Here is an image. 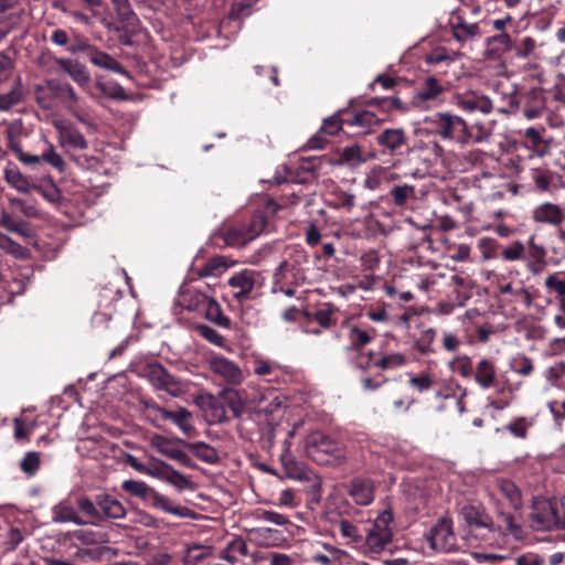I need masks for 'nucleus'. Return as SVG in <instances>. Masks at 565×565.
<instances>
[{"instance_id":"obj_1","label":"nucleus","mask_w":565,"mask_h":565,"mask_svg":"<svg viewBox=\"0 0 565 565\" xmlns=\"http://www.w3.org/2000/svg\"><path fill=\"white\" fill-rule=\"evenodd\" d=\"M125 462L142 475L173 486L178 491L191 488L189 478L163 460L151 458L150 463L146 465L134 455L128 454L125 456Z\"/></svg>"},{"instance_id":"obj_2","label":"nucleus","mask_w":565,"mask_h":565,"mask_svg":"<svg viewBox=\"0 0 565 565\" xmlns=\"http://www.w3.org/2000/svg\"><path fill=\"white\" fill-rule=\"evenodd\" d=\"M531 523L536 531H565V505L557 499H535Z\"/></svg>"},{"instance_id":"obj_3","label":"nucleus","mask_w":565,"mask_h":565,"mask_svg":"<svg viewBox=\"0 0 565 565\" xmlns=\"http://www.w3.org/2000/svg\"><path fill=\"white\" fill-rule=\"evenodd\" d=\"M431 125L433 134L444 140H451L462 146L470 143L472 132L467 122L459 116L451 113H437L425 119Z\"/></svg>"},{"instance_id":"obj_4","label":"nucleus","mask_w":565,"mask_h":565,"mask_svg":"<svg viewBox=\"0 0 565 565\" xmlns=\"http://www.w3.org/2000/svg\"><path fill=\"white\" fill-rule=\"evenodd\" d=\"M392 521L393 514L390 511H383L376 516L359 545L361 555H377L386 548L393 539Z\"/></svg>"},{"instance_id":"obj_5","label":"nucleus","mask_w":565,"mask_h":565,"mask_svg":"<svg viewBox=\"0 0 565 565\" xmlns=\"http://www.w3.org/2000/svg\"><path fill=\"white\" fill-rule=\"evenodd\" d=\"M459 518L472 535L480 537L486 543L490 544L499 533L491 518L476 507L465 505L460 510Z\"/></svg>"},{"instance_id":"obj_6","label":"nucleus","mask_w":565,"mask_h":565,"mask_svg":"<svg viewBox=\"0 0 565 565\" xmlns=\"http://www.w3.org/2000/svg\"><path fill=\"white\" fill-rule=\"evenodd\" d=\"M306 452L313 461L320 465L329 462L328 456H332L335 459L343 456L341 445L320 431H315L307 437Z\"/></svg>"},{"instance_id":"obj_7","label":"nucleus","mask_w":565,"mask_h":565,"mask_svg":"<svg viewBox=\"0 0 565 565\" xmlns=\"http://www.w3.org/2000/svg\"><path fill=\"white\" fill-rule=\"evenodd\" d=\"M147 379L154 390L163 391L172 397L182 396L188 392V386L184 382L175 379L159 364L148 367Z\"/></svg>"},{"instance_id":"obj_8","label":"nucleus","mask_w":565,"mask_h":565,"mask_svg":"<svg viewBox=\"0 0 565 565\" xmlns=\"http://www.w3.org/2000/svg\"><path fill=\"white\" fill-rule=\"evenodd\" d=\"M257 278L258 274L252 269H243L235 273L228 279V286L233 291V298L239 302L249 299V296L257 284Z\"/></svg>"},{"instance_id":"obj_9","label":"nucleus","mask_w":565,"mask_h":565,"mask_svg":"<svg viewBox=\"0 0 565 565\" xmlns=\"http://www.w3.org/2000/svg\"><path fill=\"white\" fill-rule=\"evenodd\" d=\"M209 364L212 373L221 377L227 384L238 385L244 380L241 367L222 355L212 356Z\"/></svg>"},{"instance_id":"obj_10","label":"nucleus","mask_w":565,"mask_h":565,"mask_svg":"<svg viewBox=\"0 0 565 565\" xmlns=\"http://www.w3.org/2000/svg\"><path fill=\"white\" fill-rule=\"evenodd\" d=\"M456 105L467 113H481L488 115L493 109L491 99L476 92H468L456 96Z\"/></svg>"},{"instance_id":"obj_11","label":"nucleus","mask_w":565,"mask_h":565,"mask_svg":"<svg viewBox=\"0 0 565 565\" xmlns=\"http://www.w3.org/2000/svg\"><path fill=\"white\" fill-rule=\"evenodd\" d=\"M22 134L21 121H13L8 126L7 139L9 148L15 153L17 159L28 167H34L39 163L38 154H30L22 150L20 136Z\"/></svg>"},{"instance_id":"obj_12","label":"nucleus","mask_w":565,"mask_h":565,"mask_svg":"<svg viewBox=\"0 0 565 565\" xmlns=\"http://www.w3.org/2000/svg\"><path fill=\"white\" fill-rule=\"evenodd\" d=\"M7 183L20 193L29 194L35 189L34 180L23 174L13 163H8L3 170Z\"/></svg>"},{"instance_id":"obj_13","label":"nucleus","mask_w":565,"mask_h":565,"mask_svg":"<svg viewBox=\"0 0 565 565\" xmlns=\"http://www.w3.org/2000/svg\"><path fill=\"white\" fill-rule=\"evenodd\" d=\"M150 444L153 448L157 449L158 452L180 463L186 465L190 460L189 456L175 446L174 440H171L164 436L153 435L151 437Z\"/></svg>"},{"instance_id":"obj_14","label":"nucleus","mask_w":565,"mask_h":565,"mask_svg":"<svg viewBox=\"0 0 565 565\" xmlns=\"http://www.w3.org/2000/svg\"><path fill=\"white\" fill-rule=\"evenodd\" d=\"M54 62L61 71L66 73L81 87H85L89 84V73L79 62L71 58H55Z\"/></svg>"},{"instance_id":"obj_15","label":"nucleus","mask_w":565,"mask_h":565,"mask_svg":"<svg viewBox=\"0 0 565 565\" xmlns=\"http://www.w3.org/2000/svg\"><path fill=\"white\" fill-rule=\"evenodd\" d=\"M58 132V141L63 148L85 149L87 141L84 136L74 127L60 122L55 125Z\"/></svg>"},{"instance_id":"obj_16","label":"nucleus","mask_w":565,"mask_h":565,"mask_svg":"<svg viewBox=\"0 0 565 565\" xmlns=\"http://www.w3.org/2000/svg\"><path fill=\"white\" fill-rule=\"evenodd\" d=\"M349 494L356 504L367 505L374 500L373 482L356 478L351 482Z\"/></svg>"},{"instance_id":"obj_17","label":"nucleus","mask_w":565,"mask_h":565,"mask_svg":"<svg viewBox=\"0 0 565 565\" xmlns=\"http://www.w3.org/2000/svg\"><path fill=\"white\" fill-rule=\"evenodd\" d=\"M473 377L482 390L493 387L497 381L494 363L489 359H481L475 366Z\"/></svg>"},{"instance_id":"obj_18","label":"nucleus","mask_w":565,"mask_h":565,"mask_svg":"<svg viewBox=\"0 0 565 565\" xmlns=\"http://www.w3.org/2000/svg\"><path fill=\"white\" fill-rule=\"evenodd\" d=\"M46 87L55 95L56 98L64 103L68 109H75L79 98L76 95L74 88L68 83L56 79H49L46 81Z\"/></svg>"},{"instance_id":"obj_19","label":"nucleus","mask_w":565,"mask_h":565,"mask_svg":"<svg viewBox=\"0 0 565 565\" xmlns=\"http://www.w3.org/2000/svg\"><path fill=\"white\" fill-rule=\"evenodd\" d=\"M327 553H316L312 555V561L320 565H332L338 563L340 565L349 564L352 562V556L344 550L338 548L330 544L323 545Z\"/></svg>"},{"instance_id":"obj_20","label":"nucleus","mask_w":565,"mask_h":565,"mask_svg":"<svg viewBox=\"0 0 565 565\" xmlns=\"http://www.w3.org/2000/svg\"><path fill=\"white\" fill-rule=\"evenodd\" d=\"M533 218L539 223H547L557 226L563 222L564 213L558 205L547 202L534 209Z\"/></svg>"},{"instance_id":"obj_21","label":"nucleus","mask_w":565,"mask_h":565,"mask_svg":"<svg viewBox=\"0 0 565 565\" xmlns=\"http://www.w3.org/2000/svg\"><path fill=\"white\" fill-rule=\"evenodd\" d=\"M148 503L161 511L169 514L184 518L189 514V509L181 505H175L167 495L153 490Z\"/></svg>"},{"instance_id":"obj_22","label":"nucleus","mask_w":565,"mask_h":565,"mask_svg":"<svg viewBox=\"0 0 565 565\" xmlns=\"http://www.w3.org/2000/svg\"><path fill=\"white\" fill-rule=\"evenodd\" d=\"M376 141L391 152H395L406 143V136L403 129L387 128L376 137Z\"/></svg>"},{"instance_id":"obj_23","label":"nucleus","mask_w":565,"mask_h":565,"mask_svg":"<svg viewBox=\"0 0 565 565\" xmlns=\"http://www.w3.org/2000/svg\"><path fill=\"white\" fill-rule=\"evenodd\" d=\"M96 558V553L90 548H76L75 553L67 559L53 556L43 558L45 565H82Z\"/></svg>"},{"instance_id":"obj_24","label":"nucleus","mask_w":565,"mask_h":565,"mask_svg":"<svg viewBox=\"0 0 565 565\" xmlns=\"http://www.w3.org/2000/svg\"><path fill=\"white\" fill-rule=\"evenodd\" d=\"M443 86L435 77H428L425 81L424 86L416 92L414 96V104L419 106L428 100H434L443 93Z\"/></svg>"},{"instance_id":"obj_25","label":"nucleus","mask_w":565,"mask_h":565,"mask_svg":"<svg viewBox=\"0 0 565 565\" xmlns=\"http://www.w3.org/2000/svg\"><path fill=\"white\" fill-rule=\"evenodd\" d=\"M536 416H519L509 422L505 426L507 431L516 438H527L529 430L535 425Z\"/></svg>"},{"instance_id":"obj_26","label":"nucleus","mask_w":565,"mask_h":565,"mask_svg":"<svg viewBox=\"0 0 565 565\" xmlns=\"http://www.w3.org/2000/svg\"><path fill=\"white\" fill-rule=\"evenodd\" d=\"M52 520L56 523H66V522H72L75 524L84 523L82 521V519L78 516L75 508L66 501H62L53 508Z\"/></svg>"},{"instance_id":"obj_27","label":"nucleus","mask_w":565,"mask_h":565,"mask_svg":"<svg viewBox=\"0 0 565 565\" xmlns=\"http://www.w3.org/2000/svg\"><path fill=\"white\" fill-rule=\"evenodd\" d=\"M38 158H39L38 164H40L41 162H45V163L50 164L52 168H54L55 170H57L60 173H63L66 170L65 161L63 160L61 154L56 151L54 145L52 142L47 141L46 139L44 140V148H43L41 154L38 156Z\"/></svg>"},{"instance_id":"obj_28","label":"nucleus","mask_w":565,"mask_h":565,"mask_svg":"<svg viewBox=\"0 0 565 565\" xmlns=\"http://www.w3.org/2000/svg\"><path fill=\"white\" fill-rule=\"evenodd\" d=\"M497 484L500 493L513 509L518 510L523 505L521 491L514 482L508 479H500Z\"/></svg>"},{"instance_id":"obj_29","label":"nucleus","mask_w":565,"mask_h":565,"mask_svg":"<svg viewBox=\"0 0 565 565\" xmlns=\"http://www.w3.org/2000/svg\"><path fill=\"white\" fill-rule=\"evenodd\" d=\"M248 553L246 542L241 537H235L227 543L224 550H222L220 557L230 564L238 562V556H245Z\"/></svg>"},{"instance_id":"obj_30","label":"nucleus","mask_w":565,"mask_h":565,"mask_svg":"<svg viewBox=\"0 0 565 565\" xmlns=\"http://www.w3.org/2000/svg\"><path fill=\"white\" fill-rule=\"evenodd\" d=\"M162 419L171 420L182 433L186 435H191L194 430V427L190 422L191 413L183 407H180L177 412H162Z\"/></svg>"},{"instance_id":"obj_31","label":"nucleus","mask_w":565,"mask_h":565,"mask_svg":"<svg viewBox=\"0 0 565 565\" xmlns=\"http://www.w3.org/2000/svg\"><path fill=\"white\" fill-rule=\"evenodd\" d=\"M231 264L226 262L223 256H215L209 259L199 270L198 275L202 278L205 277H218L224 274Z\"/></svg>"},{"instance_id":"obj_32","label":"nucleus","mask_w":565,"mask_h":565,"mask_svg":"<svg viewBox=\"0 0 565 565\" xmlns=\"http://www.w3.org/2000/svg\"><path fill=\"white\" fill-rule=\"evenodd\" d=\"M0 226H2L4 230L19 234L23 237H30L31 231L28 226V224L17 217H14L12 214L2 211L0 213Z\"/></svg>"},{"instance_id":"obj_33","label":"nucleus","mask_w":565,"mask_h":565,"mask_svg":"<svg viewBox=\"0 0 565 565\" xmlns=\"http://www.w3.org/2000/svg\"><path fill=\"white\" fill-rule=\"evenodd\" d=\"M452 35L458 42L465 43L480 38L481 31L477 23L458 22L452 25Z\"/></svg>"},{"instance_id":"obj_34","label":"nucleus","mask_w":565,"mask_h":565,"mask_svg":"<svg viewBox=\"0 0 565 565\" xmlns=\"http://www.w3.org/2000/svg\"><path fill=\"white\" fill-rule=\"evenodd\" d=\"M224 241L228 246L242 247L253 241V238L249 237L246 226H233L225 231Z\"/></svg>"},{"instance_id":"obj_35","label":"nucleus","mask_w":565,"mask_h":565,"mask_svg":"<svg viewBox=\"0 0 565 565\" xmlns=\"http://www.w3.org/2000/svg\"><path fill=\"white\" fill-rule=\"evenodd\" d=\"M212 555V547L200 545V544H191L188 545L183 555V563H190L198 565L203 562L207 557Z\"/></svg>"},{"instance_id":"obj_36","label":"nucleus","mask_w":565,"mask_h":565,"mask_svg":"<svg viewBox=\"0 0 565 565\" xmlns=\"http://www.w3.org/2000/svg\"><path fill=\"white\" fill-rule=\"evenodd\" d=\"M121 489L127 493L140 498L147 502L149 501L154 490L153 488L149 487L146 482L132 479L125 480L121 483Z\"/></svg>"},{"instance_id":"obj_37","label":"nucleus","mask_w":565,"mask_h":565,"mask_svg":"<svg viewBox=\"0 0 565 565\" xmlns=\"http://www.w3.org/2000/svg\"><path fill=\"white\" fill-rule=\"evenodd\" d=\"M339 531L343 537L348 539L347 544L359 552V545L363 542V536L359 529L351 522L341 520L339 522Z\"/></svg>"},{"instance_id":"obj_38","label":"nucleus","mask_w":565,"mask_h":565,"mask_svg":"<svg viewBox=\"0 0 565 565\" xmlns=\"http://www.w3.org/2000/svg\"><path fill=\"white\" fill-rule=\"evenodd\" d=\"M207 296L198 290L188 289L180 295V305L185 309L193 311L198 310L201 306H204Z\"/></svg>"},{"instance_id":"obj_39","label":"nucleus","mask_w":565,"mask_h":565,"mask_svg":"<svg viewBox=\"0 0 565 565\" xmlns=\"http://www.w3.org/2000/svg\"><path fill=\"white\" fill-rule=\"evenodd\" d=\"M452 532L445 522L431 530V545L434 547H446L452 545Z\"/></svg>"},{"instance_id":"obj_40","label":"nucleus","mask_w":565,"mask_h":565,"mask_svg":"<svg viewBox=\"0 0 565 565\" xmlns=\"http://www.w3.org/2000/svg\"><path fill=\"white\" fill-rule=\"evenodd\" d=\"M205 317L220 327H230V319L223 315L221 306L212 298H207L205 305Z\"/></svg>"},{"instance_id":"obj_41","label":"nucleus","mask_w":565,"mask_h":565,"mask_svg":"<svg viewBox=\"0 0 565 565\" xmlns=\"http://www.w3.org/2000/svg\"><path fill=\"white\" fill-rule=\"evenodd\" d=\"M448 367L461 375L465 379L471 377L473 375L475 367L472 365V361L467 355H458L448 362Z\"/></svg>"},{"instance_id":"obj_42","label":"nucleus","mask_w":565,"mask_h":565,"mask_svg":"<svg viewBox=\"0 0 565 565\" xmlns=\"http://www.w3.org/2000/svg\"><path fill=\"white\" fill-rule=\"evenodd\" d=\"M188 448L200 459L207 463H214L218 460L216 450L202 441L186 444Z\"/></svg>"},{"instance_id":"obj_43","label":"nucleus","mask_w":565,"mask_h":565,"mask_svg":"<svg viewBox=\"0 0 565 565\" xmlns=\"http://www.w3.org/2000/svg\"><path fill=\"white\" fill-rule=\"evenodd\" d=\"M385 179H387V168L374 166L366 173L363 185L365 189L374 191L381 186Z\"/></svg>"},{"instance_id":"obj_44","label":"nucleus","mask_w":565,"mask_h":565,"mask_svg":"<svg viewBox=\"0 0 565 565\" xmlns=\"http://www.w3.org/2000/svg\"><path fill=\"white\" fill-rule=\"evenodd\" d=\"M98 504L103 513L108 518L121 519L126 514L122 504L114 498L105 497Z\"/></svg>"},{"instance_id":"obj_45","label":"nucleus","mask_w":565,"mask_h":565,"mask_svg":"<svg viewBox=\"0 0 565 565\" xmlns=\"http://www.w3.org/2000/svg\"><path fill=\"white\" fill-rule=\"evenodd\" d=\"M0 248L6 253L21 259L26 258L29 255L28 248L23 247L13 241L10 236L2 233H0Z\"/></svg>"},{"instance_id":"obj_46","label":"nucleus","mask_w":565,"mask_h":565,"mask_svg":"<svg viewBox=\"0 0 565 565\" xmlns=\"http://www.w3.org/2000/svg\"><path fill=\"white\" fill-rule=\"evenodd\" d=\"M366 161L359 145L345 147L341 151V162L350 167H358Z\"/></svg>"},{"instance_id":"obj_47","label":"nucleus","mask_w":565,"mask_h":565,"mask_svg":"<svg viewBox=\"0 0 565 565\" xmlns=\"http://www.w3.org/2000/svg\"><path fill=\"white\" fill-rule=\"evenodd\" d=\"M90 62L102 68L111 70L120 74L125 73L122 66L115 58L104 52H94L90 56Z\"/></svg>"},{"instance_id":"obj_48","label":"nucleus","mask_w":565,"mask_h":565,"mask_svg":"<svg viewBox=\"0 0 565 565\" xmlns=\"http://www.w3.org/2000/svg\"><path fill=\"white\" fill-rule=\"evenodd\" d=\"M348 337L350 340V345L354 349H358L369 344L374 338V334L356 326H351L349 328Z\"/></svg>"},{"instance_id":"obj_49","label":"nucleus","mask_w":565,"mask_h":565,"mask_svg":"<svg viewBox=\"0 0 565 565\" xmlns=\"http://www.w3.org/2000/svg\"><path fill=\"white\" fill-rule=\"evenodd\" d=\"M510 369L522 376H529L534 370L533 362L530 358L523 354H518L510 360Z\"/></svg>"},{"instance_id":"obj_50","label":"nucleus","mask_w":565,"mask_h":565,"mask_svg":"<svg viewBox=\"0 0 565 565\" xmlns=\"http://www.w3.org/2000/svg\"><path fill=\"white\" fill-rule=\"evenodd\" d=\"M408 383L418 393H424L434 386L435 379L429 372H422L417 375H412Z\"/></svg>"},{"instance_id":"obj_51","label":"nucleus","mask_w":565,"mask_h":565,"mask_svg":"<svg viewBox=\"0 0 565 565\" xmlns=\"http://www.w3.org/2000/svg\"><path fill=\"white\" fill-rule=\"evenodd\" d=\"M34 191H38L49 202H57L61 199V191L52 180L35 183Z\"/></svg>"},{"instance_id":"obj_52","label":"nucleus","mask_w":565,"mask_h":565,"mask_svg":"<svg viewBox=\"0 0 565 565\" xmlns=\"http://www.w3.org/2000/svg\"><path fill=\"white\" fill-rule=\"evenodd\" d=\"M502 523L504 524V533L512 535L514 539L520 540L523 537V529L515 521V518L512 514L501 512L499 514Z\"/></svg>"},{"instance_id":"obj_53","label":"nucleus","mask_w":565,"mask_h":565,"mask_svg":"<svg viewBox=\"0 0 565 565\" xmlns=\"http://www.w3.org/2000/svg\"><path fill=\"white\" fill-rule=\"evenodd\" d=\"M436 331L431 328L424 330L419 339L415 343V349L420 354H429L433 352V342L435 340Z\"/></svg>"},{"instance_id":"obj_54","label":"nucleus","mask_w":565,"mask_h":565,"mask_svg":"<svg viewBox=\"0 0 565 565\" xmlns=\"http://www.w3.org/2000/svg\"><path fill=\"white\" fill-rule=\"evenodd\" d=\"M414 194L415 188L408 184L396 185L391 190L393 202L397 206H404L408 198L414 196Z\"/></svg>"},{"instance_id":"obj_55","label":"nucleus","mask_w":565,"mask_h":565,"mask_svg":"<svg viewBox=\"0 0 565 565\" xmlns=\"http://www.w3.org/2000/svg\"><path fill=\"white\" fill-rule=\"evenodd\" d=\"M405 363L406 356L403 353H391L374 362V364L381 369H396Z\"/></svg>"},{"instance_id":"obj_56","label":"nucleus","mask_w":565,"mask_h":565,"mask_svg":"<svg viewBox=\"0 0 565 565\" xmlns=\"http://www.w3.org/2000/svg\"><path fill=\"white\" fill-rule=\"evenodd\" d=\"M487 43L492 47L494 52H505L511 50L512 40L509 34L502 32L498 35L490 36L487 39Z\"/></svg>"},{"instance_id":"obj_57","label":"nucleus","mask_w":565,"mask_h":565,"mask_svg":"<svg viewBox=\"0 0 565 565\" xmlns=\"http://www.w3.org/2000/svg\"><path fill=\"white\" fill-rule=\"evenodd\" d=\"M40 455L35 451H29L25 454L23 459L20 462V467L23 472L32 476L34 475L39 468H40Z\"/></svg>"},{"instance_id":"obj_58","label":"nucleus","mask_w":565,"mask_h":565,"mask_svg":"<svg viewBox=\"0 0 565 565\" xmlns=\"http://www.w3.org/2000/svg\"><path fill=\"white\" fill-rule=\"evenodd\" d=\"M257 519L259 521L273 523L279 526H286L290 524V520L286 515L270 510L259 511Z\"/></svg>"},{"instance_id":"obj_59","label":"nucleus","mask_w":565,"mask_h":565,"mask_svg":"<svg viewBox=\"0 0 565 565\" xmlns=\"http://www.w3.org/2000/svg\"><path fill=\"white\" fill-rule=\"evenodd\" d=\"M249 233V237L253 239L256 238L258 235L267 231V221L263 213L255 214L248 226H246Z\"/></svg>"},{"instance_id":"obj_60","label":"nucleus","mask_w":565,"mask_h":565,"mask_svg":"<svg viewBox=\"0 0 565 565\" xmlns=\"http://www.w3.org/2000/svg\"><path fill=\"white\" fill-rule=\"evenodd\" d=\"M565 373V363L564 362H557L553 365H551L546 372H545V379L546 381L555 387L562 388L561 384L558 383V380L563 377ZM565 390V387H563Z\"/></svg>"},{"instance_id":"obj_61","label":"nucleus","mask_w":565,"mask_h":565,"mask_svg":"<svg viewBox=\"0 0 565 565\" xmlns=\"http://www.w3.org/2000/svg\"><path fill=\"white\" fill-rule=\"evenodd\" d=\"M22 99V92L19 87H13L7 94L0 95V110H9L12 106Z\"/></svg>"},{"instance_id":"obj_62","label":"nucleus","mask_w":565,"mask_h":565,"mask_svg":"<svg viewBox=\"0 0 565 565\" xmlns=\"http://www.w3.org/2000/svg\"><path fill=\"white\" fill-rule=\"evenodd\" d=\"M196 330L209 342L221 348L225 345L224 338L215 329L205 324H201L198 326Z\"/></svg>"},{"instance_id":"obj_63","label":"nucleus","mask_w":565,"mask_h":565,"mask_svg":"<svg viewBox=\"0 0 565 565\" xmlns=\"http://www.w3.org/2000/svg\"><path fill=\"white\" fill-rule=\"evenodd\" d=\"M477 246L481 252L483 260H489L495 256L497 242L494 238L481 237L478 241Z\"/></svg>"},{"instance_id":"obj_64","label":"nucleus","mask_w":565,"mask_h":565,"mask_svg":"<svg viewBox=\"0 0 565 565\" xmlns=\"http://www.w3.org/2000/svg\"><path fill=\"white\" fill-rule=\"evenodd\" d=\"M515 565H545V558L536 553H525L515 558Z\"/></svg>"}]
</instances>
